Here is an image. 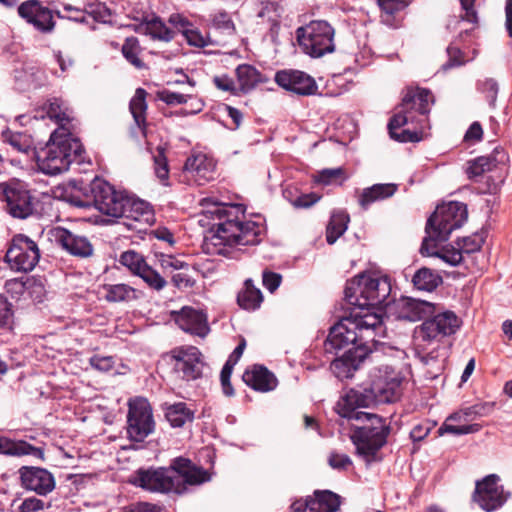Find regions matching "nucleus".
<instances>
[{"label": "nucleus", "instance_id": "2eb2a0df", "mask_svg": "<svg viewBox=\"0 0 512 512\" xmlns=\"http://www.w3.org/2000/svg\"><path fill=\"white\" fill-rule=\"evenodd\" d=\"M11 269L19 272L32 271L40 259L35 241L23 234L15 235L5 255Z\"/></svg>", "mask_w": 512, "mask_h": 512}, {"label": "nucleus", "instance_id": "5fc2aeb1", "mask_svg": "<svg viewBox=\"0 0 512 512\" xmlns=\"http://www.w3.org/2000/svg\"><path fill=\"white\" fill-rule=\"evenodd\" d=\"M447 54L448 61L445 64H443V70H448L452 67L461 66L465 63L462 51L454 44H450L447 47Z\"/></svg>", "mask_w": 512, "mask_h": 512}, {"label": "nucleus", "instance_id": "39448f33", "mask_svg": "<svg viewBox=\"0 0 512 512\" xmlns=\"http://www.w3.org/2000/svg\"><path fill=\"white\" fill-rule=\"evenodd\" d=\"M391 283L387 276H371L359 274L347 281L344 295L346 302L361 310L365 307H377L383 311V307L390 302Z\"/></svg>", "mask_w": 512, "mask_h": 512}, {"label": "nucleus", "instance_id": "aec40b11", "mask_svg": "<svg viewBox=\"0 0 512 512\" xmlns=\"http://www.w3.org/2000/svg\"><path fill=\"white\" fill-rule=\"evenodd\" d=\"M459 327L460 320L454 312H440L435 306V313L422 323L420 335L423 340L440 339L454 334Z\"/></svg>", "mask_w": 512, "mask_h": 512}, {"label": "nucleus", "instance_id": "1a4fd4ad", "mask_svg": "<svg viewBox=\"0 0 512 512\" xmlns=\"http://www.w3.org/2000/svg\"><path fill=\"white\" fill-rule=\"evenodd\" d=\"M0 200L4 210L16 219H26L35 211L34 197L27 185L17 179L0 183Z\"/></svg>", "mask_w": 512, "mask_h": 512}, {"label": "nucleus", "instance_id": "c03bdc74", "mask_svg": "<svg viewBox=\"0 0 512 512\" xmlns=\"http://www.w3.org/2000/svg\"><path fill=\"white\" fill-rule=\"evenodd\" d=\"M242 355L243 354H230L221 369L220 383L222 387V392L227 397H232L235 395V390L231 384V375L235 365L238 363Z\"/></svg>", "mask_w": 512, "mask_h": 512}, {"label": "nucleus", "instance_id": "393cba45", "mask_svg": "<svg viewBox=\"0 0 512 512\" xmlns=\"http://www.w3.org/2000/svg\"><path fill=\"white\" fill-rule=\"evenodd\" d=\"M173 319L180 329L191 335L204 338L210 332L207 315L201 310L185 306L180 311L173 312Z\"/></svg>", "mask_w": 512, "mask_h": 512}, {"label": "nucleus", "instance_id": "4468645a", "mask_svg": "<svg viewBox=\"0 0 512 512\" xmlns=\"http://www.w3.org/2000/svg\"><path fill=\"white\" fill-rule=\"evenodd\" d=\"M343 350V352H372L365 343L361 342L353 322L346 316L330 328L325 342V352Z\"/></svg>", "mask_w": 512, "mask_h": 512}, {"label": "nucleus", "instance_id": "774afa93", "mask_svg": "<svg viewBox=\"0 0 512 512\" xmlns=\"http://www.w3.org/2000/svg\"><path fill=\"white\" fill-rule=\"evenodd\" d=\"M263 285L270 291L274 292L281 284L282 277L278 273L263 272Z\"/></svg>", "mask_w": 512, "mask_h": 512}, {"label": "nucleus", "instance_id": "6e6d98bb", "mask_svg": "<svg viewBox=\"0 0 512 512\" xmlns=\"http://www.w3.org/2000/svg\"><path fill=\"white\" fill-rule=\"evenodd\" d=\"M377 3L384 13L394 15L408 6L406 0H377Z\"/></svg>", "mask_w": 512, "mask_h": 512}, {"label": "nucleus", "instance_id": "0e129e2a", "mask_svg": "<svg viewBox=\"0 0 512 512\" xmlns=\"http://www.w3.org/2000/svg\"><path fill=\"white\" fill-rule=\"evenodd\" d=\"M160 265L163 269H175V270H184L189 267V264L177 259L171 255H161Z\"/></svg>", "mask_w": 512, "mask_h": 512}, {"label": "nucleus", "instance_id": "a211bd4d", "mask_svg": "<svg viewBox=\"0 0 512 512\" xmlns=\"http://www.w3.org/2000/svg\"><path fill=\"white\" fill-rule=\"evenodd\" d=\"M17 473L20 486L38 496H47L56 487L54 475L46 468L24 465Z\"/></svg>", "mask_w": 512, "mask_h": 512}, {"label": "nucleus", "instance_id": "423d86ee", "mask_svg": "<svg viewBox=\"0 0 512 512\" xmlns=\"http://www.w3.org/2000/svg\"><path fill=\"white\" fill-rule=\"evenodd\" d=\"M83 146L72 136L57 137L51 135L50 141L37 155L39 169L48 175H57L68 170L73 161L81 162Z\"/></svg>", "mask_w": 512, "mask_h": 512}, {"label": "nucleus", "instance_id": "f3484780", "mask_svg": "<svg viewBox=\"0 0 512 512\" xmlns=\"http://www.w3.org/2000/svg\"><path fill=\"white\" fill-rule=\"evenodd\" d=\"M171 469L174 470L175 494L178 495L185 494L188 491V485H201L211 480L208 470L197 466L183 456L171 460Z\"/></svg>", "mask_w": 512, "mask_h": 512}, {"label": "nucleus", "instance_id": "f03ea898", "mask_svg": "<svg viewBox=\"0 0 512 512\" xmlns=\"http://www.w3.org/2000/svg\"><path fill=\"white\" fill-rule=\"evenodd\" d=\"M95 208L107 216L125 218L128 228H136L133 222L148 223L153 217L150 205L126 192L116 191L108 182L94 179L90 185Z\"/></svg>", "mask_w": 512, "mask_h": 512}, {"label": "nucleus", "instance_id": "ea45409f", "mask_svg": "<svg viewBox=\"0 0 512 512\" xmlns=\"http://www.w3.org/2000/svg\"><path fill=\"white\" fill-rule=\"evenodd\" d=\"M47 116L64 128L69 123L72 117V110L69 109L66 102L60 98H52L47 105Z\"/></svg>", "mask_w": 512, "mask_h": 512}, {"label": "nucleus", "instance_id": "f704fd0d", "mask_svg": "<svg viewBox=\"0 0 512 512\" xmlns=\"http://www.w3.org/2000/svg\"><path fill=\"white\" fill-rule=\"evenodd\" d=\"M184 170L195 178L209 180L212 177L214 165L205 155L199 154L187 158Z\"/></svg>", "mask_w": 512, "mask_h": 512}, {"label": "nucleus", "instance_id": "69168bd1", "mask_svg": "<svg viewBox=\"0 0 512 512\" xmlns=\"http://www.w3.org/2000/svg\"><path fill=\"white\" fill-rule=\"evenodd\" d=\"M171 281L178 289L190 288L194 285V279L186 272H178L172 275Z\"/></svg>", "mask_w": 512, "mask_h": 512}, {"label": "nucleus", "instance_id": "5701e85b", "mask_svg": "<svg viewBox=\"0 0 512 512\" xmlns=\"http://www.w3.org/2000/svg\"><path fill=\"white\" fill-rule=\"evenodd\" d=\"M49 234L57 245L73 256L87 258L93 254V246L85 236L60 226L52 228Z\"/></svg>", "mask_w": 512, "mask_h": 512}, {"label": "nucleus", "instance_id": "8fccbe9b", "mask_svg": "<svg viewBox=\"0 0 512 512\" xmlns=\"http://www.w3.org/2000/svg\"><path fill=\"white\" fill-rule=\"evenodd\" d=\"M477 90L484 94L490 107L495 108L499 85L493 78H486L477 82Z\"/></svg>", "mask_w": 512, "mask_h": 512}, {"label": "nucleus", "instance_id": "4be33fe9", "mask_svg": "<svg viewBox=\"0 0 512 512\" xmlns=\"http://www.w3.org/2000/svg\"><path fill=\"white\" fill-rule=\"evenodd\" d=\"M275 82L283 89L301 96L314 95L318 90L315 79L300 70H280L275 74Z\"/></svg>", "mask_w": 512, "mask_h": 512}, {"label": "nucleus", "instance_id": "72a5a7b5", "mask_svg": "<svg viewBox=\"0 0 512 512\" xmlns=\"http://www.w3.org/2000/svg\"><path fill=\"white\" fill-rule=\"evenodd\" d=\"M263 301V295L260 289L254 286L251 279L244 282L243 289L237 295V302L239 306L248 311L258 309Z\"/></svg>", "mask_w": 512, "mask_h": 512}, {"label": "nucleus", "instance_id": "f8f14e48", "mask_svg": "<svg viewBox=\"0 0 512 512\" xmlns=\"http://www.w3.org/2000/svg\"><path fill=\"white\" fill-rule=\"evenodd\" d=\"M155 428L153 413L147 399L130 400L127 413V435L131 441L143 442Z\"/></svg>", "mask_w": 512, "mask_h": 512}, {"label": "nucleus", "instance_id": "20e7f679", "mask_svg": "<svg viewBox=\"0 0 512 512\" xmlns=\"http://www.w3.org/2000/svg\"><path fill=\"white\" fill-rule=\"evenodd\" d=\"M364 423L355 426L350 437L358 455L367 462L375 461L377 453L388 443L392 427L386 418L376 413L355 414L354 419Z\"/></svg>", "mask_w": 512, "mask_h": 512}, {"label": "nucleus", "instance_id": "37998d69", "mask_svg": "<svg viewBox=\"0 0 512 512\" xmlns=\"http://www.w3.org/2000/svg\"><path fill=\"white\" fill-rule=\"evenodd\" d=\"M116 357L113 355H104V354H93L90 357L89 362L90 365L101 372H109L111 370H115L117 374H124L126 370H128V366L120 363L118 368L116 367Z\"/></svg>", "mask_w": 512, "mask_h": 512}, {"label": "nucleus", "instance_id": "0eeeda50", "mask_svg": "<svg viewBox=\"0 0 512 512\" xmlns=\"http://www.w3.org/2000/svg\"><path fill=\"white\" fill-rule=\"evenodd\" d=\"M468 218L467 206L461 202L451 201L436 207L428 218L425 232L426 237L447 241L450 234L460 228Z\"/></svg>", "mask_w": 512, "mask_h": 512}, {"label": "nucleus", "instance_id": "a878e982", "mask_svg": "<svg viewBox=\"0 0 512 512\" xmlns=\"http://www.w3.org/2000/svg\"><path fill=\"white\" fill-rule=\"evenodd\" d=\"M242 380L248 387L261 393L275 390L279 383L275 374L262 364L247 367Z\"/></svg>", "mask_w": 512, "mask_h": 512}, {"label": "nucleus", "instance_id": "49530a36", "mask_svg": "<svg viewBox=\"0 0 512 512\" xmlns=\"http://www.w3.org/2000/svg\"><path fill=\"white\" fill-rule=\"evenodd\" d=\"M140 51L141 48L136 37L126 38L122 46V54L124 58L137 69L145 67L144 62L138 57Z\"/></svg>", "mask_w": 512, "mask_h": 512}, {"label": "nucleus", "instance_id": "7c9ffc66", "mask_svg": "<svg viewBox=\"0 0 512 512\" xmlns=\"http://www.w3.org/2000/svg\"><path fill=\"white\" fill-rule=\"evenodd\" d=\"M436 242L440 241L431 237H424L420 247L421 255L438 257L451 266H458L461 263L463 259V253L460 249H455L452 247L443 248L441 251H437L435 244Z\"/></svg>", "mask_w": 512, "mask_h": 512}, {"label": "nucleus", "instance_id": "bb28decb", "mask_svg": "<svg viewBox=\"0 0 512 512\" xmlns=\"http://www.w3.org/2000/svg\"><path fill=\"white\" fill-rule=\"evenodd\" d=\"M202 356L203 354H171L173 368L176 372L182 373L183 380H197L202 377L206 366Z\"/></svg>", "mask_w": 512, "mask_h": 512}, {"label": "nucleus", "instance_id": "bf43d9fd", "mask_svg": "<svg viewBox=\"0 0 512 512\" xmlns=\"http://www.w3.org/2000/svg\"><path fill=\"white\" fill-rule=\"evenodd\" d=\"M188 97V95L172 92L169 90H163L158 93V98L167 105H178L186 103Z\"/></svg>", "mask_w": 512, "mask_h": 512}, {"label": "nucleus", "instance_id": "a19ab883", "mask_svg": "<svg viewBox=\"0 0 512 512\" xmlns=\"http://www.w3.org/2000/svg\"><path fill=\"white\" fill-rule=\"evenodd\" d=\"M142 26H144L145 33L153 39L169 42L175 35V32L168 28L160 17L155 15L150 19L145 18Z\"/></svg>", "mask_w": 512, "mask_h": 512}, {"label": "nucleus", "instance_id": "a18cd8bd", "mask_svg": "<svg viewBox=\"0 0 512 512\" xmlns=\"http://www.w3.org/2000/svg\"><path fill=\"white\" fill-rule=\"evenodd\" d=\"M496 158L494 156H480L468 163L466 173L469 179H474L491 171L496 167Z\"/></svg>", "mask_w": 512, "mask_h": 512}, {"label": "nucleus", "instance_id": "4c0bfd02", "mask_svg": "<svg viewBox=\"0 0 512 512\" xmlns=\"http://www.w3.org/2000/svg\"><path fill=\"white\" fill-rule=\"evenodd\" d=\"M236 75L243 92H248L259 83L265 81L263 75L253 66L248 64L239 65L236 69Z\"/></svg>", "mask_w": 512, "mask_h": 512}, {"label": "nucleus", "instance_id": "473e14b6", "mask_svg": "<svg viewBox=\"0 0 512 512\" xmlns=\"http://www.w3.org/2000/svg\"><path fill=\"white\" fill-rule=\"evenodd\" d=\"M147 92L143 88H137L134 96L130 100L129 110L134 119L136 127L141 132L142 136H146V102Z\"/></svg>", "mask_w": 512, "mask_h": 512}, {"label": "nucleus", "instance_id": "9d476101", "mask_svg": "<svg viewBox=\"0 0 512 512\" xmlns=\"http://www.w3.org/2000/svg\"><path fill=\"white\" fill-rule=\"evenodd\" d=\"M404 376L390 366L376 369L370 376V387L379 404L398 402L403 394Z\"/></svg>", "mask_w": 512, "mask_h": 512}, {"label": "nucleus", "instance_id": "6ab92c4d", "mask_svg": "<svg viewBox=\"0 0 512 512\" xmlns=\"http://www.w3.org/2000/svg\"><path fill=\"white\" fill-rule=\"evenodd\" d=\"M376 405H379L378 400L369 385L362 390L350 388L340 397L335 410L340 417L353 420L355 414L364 413L363 411H357V409L370 408Z\"/></svg>", "mask_w": 512, "mask_h": 512}, {"label": "nucleus", "instance_id": "13d9d810", "mask_svg": "<svg viewBox=\"0 0 512 512\" xmlns=\"http://www.w3.org/2000/svg\"><path fill=\"white\" fill-rule=\"evenodd\" d=\"M483 239L478 236L474 235L473 237H465L462 239V244L459 242L457 243L460 247V250L462 253L470 254L476 251H479L483 244Z\"/></svg>", "mask_w": 512, "mask_h": 512}, {"label": "nucleus", "instance_id": "de8ad7c7", "mask_svg": "<svg viewBox=\"0 0 512 512\" xmlns=\"http://www.w3.org/2000/svg\"><path fill=\"white\" fill-rule=\"evenodd\" d=\"M119 262L123 266L127 267L129 269V271L136 276L140 273L142 268H144V266L147 264L144 256L137 253L134 250H128V251L123 252L120 255Z\"/></svg>", "mask_w": 512, "mask_h": 512}, {"label": "nucleus", "instance_id": "6e6552de", "mask_svg": "<svg viewBox=\"0 0 512 512\" xmlns=\"http://www.w3.org/2000/svg\"><path fill=\"white\" fill-rule=\"evenodd\" d=\"M335 29L325 20H313L296 30V38L303 52L320 58L335 51Z\"/></svg>", "mask_w": 512, "mask_h": 512}, {"label": "nucleus", "instance_id": "09e8293b", "mask_svg": "<svg viewBox=\"0 0 512 512\" xmlns=\"http://www.w3.org/2000/svg\"><path fill=\"white\" fill-rule=\"evenodd\" d=\"M139 276L151 289L156 291L162 290L167 281L155 269L146 264L144 268L137 275Z\"/></svg>", "mask_w": 512, "mask_h": 512}, {"label": "nucleus", "instance_id": "9b49d317", "mask_svg": "<svg viewBox=\"0 0 512 512\" xmlns=\"http://www.w3.org/2000/svg\"><path fill=\"white\" fill-rule=\"evenodd\" d=\"M435 313V305L431 302L401 297L391 299L383 307V316L387 319L416 322L425 320Z\"/></svg>", "mask_w": 512, "mask_h": 512}, {"label": "nucleus", "instance_id": "c756f323", "mask_svg": "<svg viewBox=\"0 0 512 512\" xmlns=\"http://www.w3.org/2000/svg\"><path fill=\"white\" fill-rule=\"evenodd\" d=\"M383 311H378L377 307H365L364 310L356 306L352 307L348 316L353 322L356 331L374 330L382 324Z\"/></svg>", "mask_w": 512, "mask_h": 512}, {"label": "nucleus", "instance_id": "4d7b16f0", "mask_svg": "<svg viewBox=\"0 0 512 512\" xmlns=\"http://www.w3.org/2000/svg\"><path fill=\"white\" fill-rule=\"evenodd\" d=\"M45 507V503L43 500L31 496L25 498L22 503L18 506L16 512H38L43 510Z\"/></svg>", "mask_w": 512, "mask_h": 512}, {"label": "nucleus", "instance_id": "7ed1b4c3", "mask_svg": "<svg viewBox=\"0 0 512 512\" xmlns=\"http://www.w3.org/2000/svg\"><path fill=\"white\" fill-rule=\"evenodd\" d=\"M213 206L214 208L208 212L219 219L210 238L214 246H247L261 242L263 225L255 221H242L238 216L239 213L243 214L240 205L214 203Z\"/></svg>", "mask_w": 512, "mask_h": 512}, {"label": "nucleus", "instance_id": "cd10ccee", "mask_svg": "<svg viewBox=\"0 0 512 512\" xmlns=\"http://www.w3.org/2000/svg\"><path fill=\"white\" fill-rule=\"evenodd\" d=\"M370 354H341L330 364V370L340 380L349 379Z\"/></svg>", "mask_w": 512, "mask_h": 512}, {"label": "nucleus", "instance_id": "e433bc0d", "mask_svg": "<svg viewBox=\"0 0 512 512\" xmlns=\"http://www.w3.org/2000/svg\"><path fill=\"white\" fill-rule=\"evenodd\" d=\"M443 282L442 277L434 270L422 267L418 269L413 277L412 283L418 290L431 292Z\"/></svg>", "mask_w": 512, "mask_h": 512}, {"label": "nucleus", "instance_id": "f257e3e1", "mask_svg": "<svg viewBox=\"0 0 512 512\" xmlns=\"http://www.w3.org/2000/svg\"><path fill=\"white\" fill-rule=\"evenodd\" d=\"M431 103L433 96L429 90H408L397 107V112L389 120L391 138L404 143L422 140Z\"/></svg>", "mask_w": 512, "mask_h": 512}, {"label": "nucleus", "instance_id": "dca6fc26", "mask_svg": "<svg viewBox=\"0 0 512 512\" xmlns=\"http://www.w3.org/2000/svg\"><path fill=\"white\" fill-rule=\"evenodd\" d=\"M130 482L150 492L175 493L174 470L171 469V463L167 467L139 468L134 472Z\"/></svg>", "mask_w": 512, "mask_h": 512}, {"label": "nucleus", "instance_id": "79ce46f5", "mask_svg": "<svg viewBox=\"0 0 512 512\" xmlns=\"http://www.w3.org/2000/svg\"><path fill=\"white\" fill-rule=\"evenodd\" d=\"M349 216L343 212L333 213L326 228V241L334 244L347 229Z\"/></svg>", "mask_w": 512, "mask_h": 512}, {"label": "nucleus", "instance_id": "2f4dec72", "mask_svg": "<svg viewBox=\"0 0 512 512\" xmlns=\"http://www.w3.org/2000/svg\"><path fill=\"white\" fill-rule=\"evenodd\" d=\"M397 188V185L393 183L374 184L371 187L362 190L359 195L358 202L363 209H368V207L374 202L393 196L397 191Z\"/></svg>", "mask_w": 512, "mask_h": 512}, {"label": "nucleus", "instance_id": "3c124183", "mask_svg": "<svg viewBox=\"0 0 512 512\" xmlns=\"http://www.w3.org/2000/svg\"><path fill=\"white\" fill-rule=\"evenodd\" d=\"M347 176L345 175V170L341 167L339 168H331V169H323L318 172L315 180L318 183L324 185L331 184H342L344 180H346Z\"/></svg>", "mask_w": 512, "mask_h": 512}, {"label": "nucleus", "instance_id": "ddd939ff", "mask_svg": "<svg viewBox=\"0 0 512 512\" xmlns=\"http://www.w3.org/2000/svg\"><path fill=\"white\" fill-rule=\"evenodd\" d=\"M497 474H489L475 483L472 500L484 511L493 512L500 509L509 499L511 493L505 491Z\"/></svg>", "mask_w": 512, "mask_h": 512}, {"label": "nucleus", "instance_id": "e2e57ef3", "mask_svg": "<svg viewBox=\"0 0 512 512\" xmlns=\"http://www.w3.org/2000/svg\"><path fill=\"white\" fill-rule=\"evenodd\" d=\"M432 426L429 422L419 423L410 431V439L413 443L424 440L430 433Z\"/></svg>", "mask_w": 512, "mask_h": 512}, {"label": "nucleus", "instance_id": "c85d7f7f", "mask_svg": "<svg viewBox=\"0 0 512 512\" xmlns=\"http://www.w3.org/2000/svg\"><path fill=\"white\" fill-rule=\"evenodd\" d=\"M0 454L6 456L21 457L31 455L37 459H45V451L25 440H12L6 436H0Z\"/></svg>", "mask_w": 512, "mask_h": 512}, {"label": "nucleus", "instance_id": "b1692460", "mask_svg": "<svg viewBox=\"0 0 512 512\" xmlns=\"http://www.w3.org/2000/svg\"><path fill=\"white\" fill-rule=\"evenodd\" d=\"M18 14L37 30L47 33L55 27L52 11L38 0H28L18 7Z\"/></svg>", "mask_w": 512, "mask_h": 512}, {"label": "nucleus", "instance_id": "338daca9", "mask_svg": "<svg viewBox=\"0 0 512 512\" xmlns=\"http://www.w3.org/2000/svg\"><path fill=\"white\" fill-rule=\"evenodd\" d=\"M87 14L93 17L94 20L106 22L111 16L110 11L102 4L91 5Z\"/></svg>", "mask_w": 512, "mask_h": 512}, {"label": "nucleus", "instance_id": "c9c22d12", "mask_svg": "<svg viewBox=\"0 0 512 512\" xmlns=\"http://www.w3.org/2000/svg\"><path fill=\"white\" fill-rule=\"evenodd\" d=\"M195 412L187 407L184 402L169 405L165 410V417L173 428H181L185 423H192Z\"/></svg>", "mask_w": 512, "mask_h": 512}, {"label": "nucleus", "instance_id": "680f3d73", "mask_svg": "<svg viewBox=\"0 0 512 512\" xmlns=\"http://www.w3.org/2000/svg\"><path fill=\"white\" fill-rule=\"evenodd\" d=\"M328 464L337 470H346L352 465L350 457L346 454L331 453L328 459Z\"/></svg>", "mask_w": 512, "mask_h": 512}, {"label": "nucleus", "instance_id": "412c9836", "mask_svg": "<svg viewBox=\"0 0 512 512\" xmlns=\"http://www.w3.org/2000/svg\"><path fill=\"white\" fill-rule=\"evenodd\" d=\"M343 498L331 490H315L313 495L305 499L295 500L291 512H337Z\"/></svg>", "mask_w": 512, "mask_h": 512}, {"label": "nucleus", "instance_id": "603ef678", "mask_svg": "<svg viewBox=\"0 0 512 512\" xmlns=\"http://www.w3.org/2000/svg\"><path fill=\"white\" fill-rule=\"evenodd\" d=\"M154 158V170L157 178L162 182L163 185H168L169 168L164 149L162 147L157 148V154Z\"/></svg>", "mask_w": 512, "mask_h": 512}, {"label": "nucleus", "instance_id": "864d4df0", "mask_svg": "<svg viewBox=\"0 0 512 512\" xmlns=\"http://www.w3.org/2000/svg\"><path fill=\"white\" fill-rule=\"evenodd\" d=\"M212 24L216 29L221 30L227 35H232L235 32L234 23L225 11L216 13L213 16Z\"/></svg>", "mask_w": 512, "mask_h": 512}, {"label": "nucleus", "instance_id": "58836bf2", "mask_svg": "<svg viewBox=\"0 0 512 512\" xmlns=\"http://www.w3.org/2000/svg\"><path fill=\"white\" fill-rule=\"evenodd\" d=\"M103 290L105 291L104 298L108 302H129L137 298L136 290L124 283L105 284Z\"/></svg>", "mask_w": 512, "mask_h": 512}, {"label": "nucleus", "instance_id": "052dcab7", "mask_svg": "<svg viewBox=\"0 0 512 512\" xmlns=\"http://www.w3.org/2000/svg\"><path fill=\"white\" fill-rule=\"evenodd\" d=\"M185 39L187 40L188 44L195 47H205L207 45V42L203 35L196 29L188 27L187 29H184L182 31Z\"/></svg>", "mask_w": 512, "mask_h": 512}]
</instances>
